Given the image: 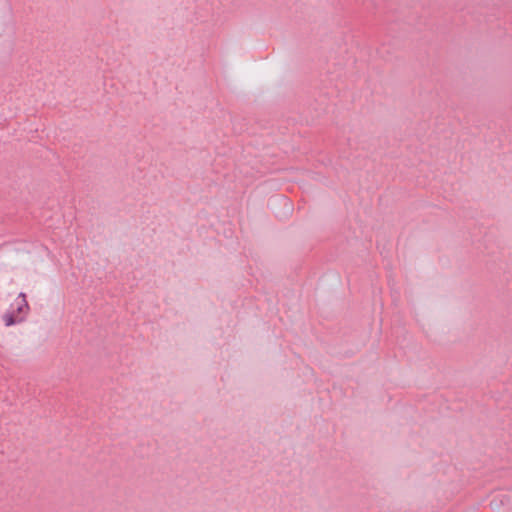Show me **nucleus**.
Listing matches in <instances>:
<instances>
[{
  "label": "nucleus",
  "mask_w": 512,
  "mask_h": 512,
  "mask_svg": "<svg viewBox=\"0 0 512 512\" xmlns=\"http://www.w3.org/2000/svg\"><path fill=\"white\" fill-rule=\"evenodd\" d=\"M29 313V304L26 300V295L20 293L11 306V310L3 314L2 319L4 324L9 327L25 320Z\"/></svg>",
  "instance_id": "f257e3e1"
}]
</instances>
